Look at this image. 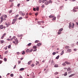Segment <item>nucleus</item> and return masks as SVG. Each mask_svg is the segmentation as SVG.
<instances>
[{
    "mask_svg": "<svg viewBox=\"0 0 78 78\" xmlns=\"http://www.w3.org/2000/svg\"><path fill=\"white\" fill-rule=\"evenodd\" d=\"M12 12V10H10V11H9V13H11V12Z\"/></svg>",
    "mask_w": 78,
    "mask_h": 78,
    "instance_id": "obj_48",
    "label": "nucleus"
},
{
    "mask_svg": "<svg viewBox=\"0 0 78 78\" xmlns=\"http://www.w3.org/2000/svg\"><path fill=\"white\" fill-rule=\"evenodd\" d=\"M54 62V61H53V60H52L51 63V64H53Z\"/></svg>",
    "mask_w": 78,
    "mask_h": 78,
    "instance_id": "obj_37",
    "label": "nucleus"
},
{
    "mask_svg": "<svg viewBox=\"0 0 78 78\" xmlns=\"http://www.w3.org/2000/svg\"><path fill=\"white\" fill-rule=\"evenodd\" d=\"M7 25H8V26L11 25V23H7Z\"/></svg>",
    "mask_w": 78,
    "mask_h": 78,
    "instance_id": "obj_30",
    "label": "nucleus"
},
{
    "mask_svg": "<svg viewBox=\"0 0 78 78\" xmlns=\"http://www.w3.org/2000/svg\"><path fill=\"white\" fill-rule=\"evenodd\" d=\"M19 20H22V17H20L18 18Z\"/></svg>",
    "mask_w": 78,
    "mask_h": 78,
    "instance_id": "obj_36",
    "label": "nucleus"
},
{
    "mask_svg": "<svg viewBox=\"0 0 78 78\" xmlns=\"http://www.w3.org/2000/svg\"><path fill=\"white\" fill-rule=\"evenodd\" d=\"M45 4L46 5H48V2L47 1H46L45 2Z\"/></svg>",
    "mask_w": 78,
    "mask_h": 78,
    "instance_id": "obj_14",
    "label": "nucleus"
},
{
    "mask_svg": "<svg viewBox=\"0 0 78 78\" xmlns=\"http://www.w3.org/2000/svg\"><path fill=\"white\" fill-rule=\"evenodd\" d=\"M8 53V51H7L5 52V55H6V54H7V53Z\"/></svg>",
    "mask_w": 78,
    "mask_h": 78,
    "instance_id": "obj_40",
    "label": "nucleus"
},
{
    "mask_svg": "<svg viewBox=\"0 0 78 78\" xmlns=\"http://www.w3.org/2000/svg\"><path fill=\"white\" fill-rule=\"evenodd\" d=\"M67 71H70V70H71V68H70V67H69L67 68Z\"/></svg>",
    "mask_w": 78,
    "mask_h": 78,
    "instance_id": "obj_13",
    "label": "nucleus"
},
{
    "mask_svg": "<svg viewBox=\"0 0 78 78\" xmlns=\"http://www.w3.org/2000/svg\"><path fill=\"white\" fill-rule=\"evenodd\" d=\"M34 64H32L31 65V66H32V67H34Z\"/></svg>",
    "mask_w": 78,
    "mask_h": 78,
    "instance_id": "obj_58",
    "label": "nucleus"
},
{
    "mask_svg": "<svg viewBox=\"0 0 78 78\" xmlns=\"http://www.w3.org/2000/svg\"><path fill=\"white\" fill-rule=\"evenodd\" d=\"M54 74L55 75H58V72H56L54 73Z\"/></svg>",
    "mask_w": 78,
    "mask_h": 78,
    "instance_id": "obj_34",
    "label": "nucleus"
},
{
    "mask_svg": "<svg viewBox=\"0 0 78 78\" xmlns=\"http://www.w3.org/2000/svg\"><path fill=\"white\" fill-rule=\"evenodd\" d=\"M3 38H4V37H3V36H2L1 38V39H3Z\"/></svg>",
    "mask_w": 78,
    "mask_h": 78,
    "instance_id": "obj_53",
    "label": "nucleus"
},
{
    "mask_svg": "<svg viewBox=\"0 0 78 78\" xmlns=\"http://www.w3.org/2000/svg\"><path fill=\"white\" fill-rule=\"evenodd\" d=\"M56 53L55 52H54L52 53V55H56Z\"/></svg>",
    "mask_w": 78,
    "mask_h": 78,
    "instance_id": "obj_45",
    "label": "nucleus"
},
{
    "mask_svg": "<svg viewBox=\"0 0 78 78\" xmlns=\"http://www.w3.org/2000/svg\"><path fill=\"white\" fill-rule=\"evenodd\" d=\"M42 45V43H38L37 44V46H38L39 47V46H41V45Z\"/></svg>",
    "mask_w": 78,
    "mask_h": 78,
    "instance_id": "obj_8",
    "label": "nucleus"
},
{
    "mask_svg": "<svg viewBox=\"0 0 78 78\" xmlns=\"http://www.w3.org/2000/svg\"><path fill=\"white\" fill-rule=\"evenodd\" d=\"M16 54H17V55H19L20 54V52H17Z\"/></svg>",
    "mask_w": 78,
    "mask_h": 78,
    "instance_id": "obj_55",
    "label": "nucleus"
},
{
    "mask_svg": "<svg viewBox=\"0 0 78 78\" xmlns=\"http://www.w3.org/2000/svg\"><path fill=\"white\" fill-rule=\"evenodd\" d=\"M64 54V50H63L61 53V55H62Z\"/></svg>",
    "mask_w": 78,
    "mask_h": 78,
    "instance_id": "obj_18",
    "label": "nucleus"
},
{
    "mask_svg": "<svg viewBox=\"0 0 78 78\" xmlns=\"http://www.w3.org/2000/svg\"><path fill=\"white\" fill-rule=\"evenodd\" d=\"M22 16H25V13H22Z\"/></svg>",
    "mask_w": 78,
    "mask_h": 78,
    "instance_id": "obj_54",
    "label": "nucleus"
},
{
    "mask_svg": "<svg viewBox=\"0 0 78 78\" xmlns=\"http://www.w3.org/2000/svg\"><path fill=\"white\" fill-rule=\"evenodd\" d=\"M62 30H63V28H62L59 30V32L60 31L61 32V31H62Z\"/></svg>",
    "mask_w": 78,
    "mask_h": 78,
    "instance_id": "obj_17",
    "label": "nucleus"
},
{
    "mask_svg": "<svg viewBox=\"0 0 78 78\" xmlns=\"http://www.w3.org/2000/svg\"><path fill=\"white\" fill-rule=\"evenodd\" d=\"M60 8H61V9H62V8H63V6H61Z\"/></svg>",
    "mask_w": 78,
    "mask_h": 78,
    "instance_id": "obj_63",
    "label": "nucleus"
},
{
    "mask_svg": "<svg viewBox=\"0 0 78 78\" xmlns=\"http://www.w3.org/2000/svg\"><path fill=\"white\" fill-rule=\"evenodd\" d=\"M3 20H6V19L4 18V15H2L1 17V21L0 23H2Z\"/></svg>",
    "mask_w": 78,
    "mask_h": 78,
    "instance_id": "obj_2",
    "label": "nucleus"
},
{
    "mask_svg": "<svg viewBox=\"0 0 78 78\" xmlns=\"http://www.w3.org/2000/svg\"><path fill=\"white\" fill-rule=\"evenodd\" d=\"M67 72H66L65 74H64V76H67Z\"/></svg>",
    "mask_w": 78,
    "mask_h": 78,
    "instance_id": "obj_22",
    "label": "nucleus"
},
{
    "mask_svg": "<svg viewBox=\"0 0 78 78\" xmlns=\"http://www.w3.org/2000/svg\"><path fill=\"white\" fill-rule=\"evenodd\" d=\"M22 55H25V51H22Z\"/></svg>",
    "mask_w": 78,
    "mask_h": 78,
    "instance_id": "obj_23",
    "label": "nucleus"
},
{
    "mask_svg": "<svg viewBox=\"0 0 78 78\" xmlns=\"http://www.w3.org/2000/svg\"><path fill=\"white\" fill-rule=\"evenodd\" d=\"M33 48H34V49H35L36 48H37V47L36 46H33Z\"/></svg>",
    "mask_w": 78,
    "mask_h": 78,
    "instance_id": "obj_25",
    "label": "nucleus"
},
{
    "mask_svg": "<svg viewBox=\"0 0 78 78\" xmlns=\"http://www.w3.org/2000/svg\"><path fill=\"white\" fill-rule=\"evenodd\" d=\"M33 51V49H31L30 50V49H27L26 50L27 53H30V52H31Z\"/></svg>",
    "mask_w": 78,
    "mask_h": 78,
    "instance_id": "obj_3",
    "label": "nucleus"
},
{
    "mask_svg": "<svg viewBox=\"0 0 78 78\" xmlns=\"http://www.w3.org/2000/svg\"><path fill=\"white\" fill-rule=\"evenodd\" d=\"M69 27L70 29V28H71V27L72 28H74V25H75V24H74V23H69Z\"/></svg>",
    "mask_w": 78,
    "mask_h": 78,
    "instance_id": "obj_1",
    "label": "nucleus"
},
{
    "mask_svg": "<svg viewBox=\"0 0 78 78\" xmlns=\"http://www.w3.org/2000/svg\"><path fill=\"white\" fill-rule=\"evenodd\" d=\"M19 6H20V4H18L17 5V6H18V7H19Z\"/></svg>",
    "mask_w": 78,
    "mask_h": 78,
    "instance_id": "obj_62",
    "label": "nucleus"
},
{
    "mask_svg": "<svg viewBox=\"0 0 78 78\" xmlns=\"http://www.w3.org/2000/svg\"><path fill=\"white\" fill-rule=\"evenodd\" d=\"M65 63H66V64L67 65H70V62H69L67 61L65 62Z\"/></svg>",
    "mask_w": 78,
    "mask_h": 78,
    "instance_id": "obj_7",
    "label": "nucleus"
},
{
    "mask_svg": "<svg viewBox=\"0 0 78 78\" xmlns=\"http://www.w3.org/2000/svg\"><path fill=\"white\" fill-rule=\"evenodd\" d=\"M17 21V19H14L13 20V21L12 23V24H14L15 23V22H16Z\"/></svg>",
    "mask_w": 78,
    "mask_h": 78,
    "instance_id": "obj_5",
    "label": "nucleus"
},
{
    "mask_svg": "<svg viewBox=\"0 0 78 78\" xmlns=\"http://www.w3.org/2000/svg\"><path fill=\"white\" fill-rule=\"evenodd\" d=\"M58 65H57V64H55V67H58Z\"/></svg>",
    "mask_w": 78,
    "mask_h": 78,
    "instance_id": "obj_24",
    "label": "nucleus"
},
{
    "mask_svg": "<svg viewBox=\"0 0 78 78\" xmlns=\"http://www.w3.org/2000/svg\"><path fill=\"white\" fill-rule=\"evenodd\" d=\"M59 55H58L57 57H56V59H59Z\"/></svg>",
    "mask_w": 78,
    "mask_h": 78,
    "instance_id": "obj_26",
    "label": "nucleus"
},
{
    "mask_svg": "<svg viewBox=\"0 0 78 78\" xmlns=\"http://www.w3.org/2000/svg\"><path fill=\"white\" fill-rule=\"evenodd\" d=\"M28 17V16H25V18H26V19H27Z\"/></svg>",
    "mask_w": 78,
    "mask_h": 78,
    "instance_id": "obj_56",
    "label": "nucleus"
},
{
    "mask_svg": "<svg viewBox=\"0 0 78 78\" xmlns=\"http://www.w3.org/2000/svg\"><path fill=\"white\" fill-rule=\"evenodd\" d=\"M78 9V7H75L74 8L73 10L75 12H76V11H77V10L76 9Z\"/></svg>",
    "mask_w": 78,
    "mask_h": 78,
    "instance_id": "obj_4",
    "label": "nucleus"
},
{
    "mask_svg": "<svg viewBox=\"0 0 78 78\" xmlns=\"http://www.w3.org/2000/svg\"><path fill=\"white\" fill-rule=\"evenodd\" d=\"M45 2V0H43L42 1V3H44Z\"/></svg>",
    "mask_w": 78,
    "mask_h": 78,
    "instance_id": "obj_60",
    "label": "nucleus"
},
{
    "mask_svg": "<svg viewBox=\"0 0 78 78\" xmlns=\"http://www.w3.org/2000/svg\"><path fill=\"white\" fill-rule=\"evenodd\" d=\"M33 10H34V11H36L37 10H36V8H34Z\"/></svg>",
    "mask_w": 78,
    "mask_h": 78,
    "instance_id": "obj_46",
    "label": "nucleus"
},
{
    "mask_svg": "<svg viewBox=\"0 0 78 78\" xmlns=\"http://www.w3.org/2000/svg\"><path fill=\"white\" fill-rule=\"evenodd\" d=\"M41 7H42V8H43L45 7V5H43L41 6Z\"/></svg>",
    "mask_w": 78,
    "mask_h": 78,
    "instance_id": "obj_41",
    "label": "nucleus"
},
{
    "mask_svg": "<svg viewBox=\"0 0 78 78\" xmlns=\"http://www.w3.org/2000/svg\"><path fill=\"white\" fill-rule=\"evenodd\" d=\"M61 32L59 31L58 32V34H61Z\"/></svg>",
    "mask_w": 78,
    "mask_h": 78,
    "instance_id": "obj_47",
    "label": "nucleus"
},
{
    "mask_svg": "<svg viewBox=\"0 0 78 78\" xmlns=\"http://www.w3.org/2000/svg\"><path fill=\"white\" fill-rule=\"evenodd\" d=\"M48 2L49 3H52V2L51 1H49Z\"/></svg>",
    "mask_w": 78,
    "mask_h": 78,
    "instance_id": "obj_38",
    "label": "nucleus"
},
{
    "mask_svg": "<svg viewBox=\"0 0 78 78\" xmlns=\"http://www.w3.org/2000/svg\"><path fill=\"white\" fill-rule=\"evenodd\" d=\"M23 70H24V69L23 68H21L20 69V71H23Z\"/></svg>",
    "mask_w": 78,
    "mask_h": 78,
    "instance_id": "obj_28",
    "label": "nucleus"
},
{
    "mask_svg": "<svg viewBox=\"0 0 78 78\" xmlns=\"http://www.w3.org/2000/svg\"><path fill=\"white\" fill-rule=\"evenodd\" d=\"M74 51H77V49L75 48L74 49Z\"/></svg>",
    "mask_w": 78,
    "mask_h": 78,
    "instance_id": "obj_52",
    "label": "nucleus"
},
{
    "mask_svg": "<svg viewBox=\"0 0 78 78\" xmlns=\"http://www.w3.org/2000/svg\"><path fill=\"white\" fill-rule=\"evenodd\" d=\"M54 18L52 19V20H56V17H54Z\"/></svg>",
    "mask_w": 78,
    "mask_h": 78,
    "instance_id": "obj_21",
    "label": "nucleus"
},
{
    "mask_svg": "<svg viewBox=\"0 0 78 78\" xmlns=\"http://www.w3.org/2000/svg\"><path fill=\"white\" fill-rule=\"evenodd\" d=\"M6 33H4L2 35V36L3 37H4L5 36V35H6Z\"/></svg>",
    "mask_w": 78,
    "mask_h": 78,
    "instance_id": "obj_42",
    "label": "nucleus"
},
{
    "mask_svg": "<svg viewBox=\"0 0 78 78\" xmlns=\"http://www.w3.org/2000/svg\"><path fill=\"white\" fill-rule=\"evenodd\" d=\"M67 51H68V52H71L72 51V49H69L67 50Z\"/></svg>",
    "mask_w": 78,
    "mask_h": 78,
    "instance_id": "obj_9",
    "label": "nucleus"
},
{
    "mask_svg": "<svg viewBox=\"0 0 78 78\" xmlns=\"http://www.w3.org/2000/svg\"><path fill=\"white\" fill-rule=\"evenodd\" d=\"M75 75V74H72L70 75L69 76V77H72V76H74V75Z\"/></svg>",
    "mask_w": 78,
    "mask_h": 78,
    "instance_id": "obj_10",
    "label": "nucleus"
},
{
    "mask_svg": "<svg viewBox=\"0 0 78 78\" xmlns=\"http://www.w3.org/2000/svg\"><path fill=\"white\" fill-rule=\"evenodd\" d=\"M39 40H36L35 42L34 43H39Z\"/></svg>",
    "mask_w": 78,
    "mask_h": 78,
    "instance_id": "obj_20",
    "label": "nucleus"
},
{
    "mask_svg": "<svg viewBox=\"0 0 78 78\" xmlns=\"http://www.w3.org/2000/svg\"><path fill=\"white\" fill-rule=\"evenodd\" d=\"M10 76L12 77L14 76V74H11L10 75Z\"/></svg>",
    "mask_w": 78,
    "mask_h": 78,
    "instance_id": "obj_33",
    "label": "nucleus"
},
{
    "mask_svg": "<svg viewBox=\"0 0 78 78\" xmlns=\"http://www.w3.org/2000/svg\"><path fill=\"white\" fill-rule=\"evenodd\" d=\"M19 15H16V16H15V18H17V17H19Z\"/></svg>",
    "mask_w": 78,
    "mask_h": 78,
    "instance_id": "obj_43",
    "label": "nucleus"
},
{
    "mask_svg": "<svg viewBox=\"0 0 78 78\" xmlns=\"http://www.w3.org/2000/svg\"><path fill=\"white\" fill-rule=\"evenodd\" d=\"M31 63V62H28V65H30V64Z\"/></svg>",
    "mask_w": 78,
    "mask_h": 78,
    "instance_id": "obj_59",
    "label": "nucleus"
},
{
    "mask_svg": "<svg viewBox=\"0 0 78 78\" xmlns=\"http://www.w3.org/2000/svg\"><path fill=\"white\" fill-rule=\"evenodd\" d=\"M20 78H23V77H22V76L20 75Z\"/></svg>",
    "mask_w": 78,
    "mask_h": 78,
    "instance_id": "obj_57",
    "label": "nucleus"
},
{
    "mask_svg": "<svg viewBox=\"0 0 78 78\" xmlns=\"http://www.w3.org/2000/svg\"><path fill=\"white\" fill-rule=\"evenodd\" d=\"M70 48V47L68 46H66L65 47V48H66V49H69Z\"/></svg>",
    "mask_w": 78,
    "mask_h": 78,
    "instance_id": "obj_16",
    "label": "nucleus"
},
{
    "mask_svg": "<svg viewBox=\"0 0 78 78\" xmlns=\"http://www.w3.org/2000/svg\"><path fill=\"white\" fill-rule=\"evenodd\" d=\"M36 9L37 11H39V7H37L36 8Z\"/></svg>",
    "mask_w": 78,
    "mask_h": 78,
    "instance_id": "obj_44",
    "label": "nucleus"
},
{
    "mask_svg": "<svg viewBox=\"0 0 78 78\" xmlns=\"http://www.w3.org/2000/svg\"><path fill=\"white\" fill-rule=\"evenodd\" d=\"M4 61H5V62H6V61H7V59H6V58H4Z\"/></svg>",
    "mask_w": 78,
    "mask_h": 78,
    "instance_id": "obj_39",
    "label": "nucleus"
},
{
    "mask_svg": "<svg viewBox=\"0 0 78 78\" xmlns=\"http://www.w3.org/2000/svg\"><path fill=\"white\" fill-rule=\"evenodd\" d=\"M62 66H66V63H64L62 64Z\"/></svg>",
    "mask_w": 78,
    "mask_h": 78,
    "instance_id": "obj_19",
    "label": "nucleus"
},
{
    "mask_svg": "<svg viewBox=\"0 0 78 78\" xmlns=\"http://www.w3.org/2000/svg\"><path fill=\"white\" fill-rule=\"evenodd\" d=\"M54 17V16L53 15H50L49 16V18H53Z\"/></svg>",
    "mask_w": 78,
    "mask_h": 78,
    "instance_id": "obj_15",
    "label": "nucleus"
},
{
    "mask_svg": "<svg viewBox=\"0 0 78 78\" xmlns=\"http://www.w3.org/2000/svg\"><path fill=\"white\" fill-rule=\"evenodd\" d=\"M11 45L10 44L8 46V48H11Z\"/></svg>",
    "mask_w": 78,
    "mask_h": 78,
    "instance_id": "obj_32",
    "label": "nucleus"
},
{
    "mask_svg": "<svg viewBox=\"0 0 78 78\" xmlns=\"http://www.w3.org/2000/svg\"><path fill=\"white\" fill-rule=\"evenodd\" d=\"M3 25H0V28L1 29H3Z\"/></svg>",
    "mask_w": 78,
    "mask_h": 78,
    "instance_id": "obj_11",
    "label": "nucleus"
},
{
    "mask_svg": "<svg viewBox=\"0 0 78 78\" xmlns=\"http://www.w3.org/2000/svg\"><path fill=\"white\" fill-rule=\"evenodd\" d=\"M4 17L5 19H6L5 18H7V15H5V16H4Z\"/></svg>",
    "mask_w": 78,
    "mask_h": 78,
    "instance_id": "obj_31",
    "label": "nucleus"
},
{
    "mask_svg": "<svg viewBox=\"0 0 78 78\" xmlns=\"http://www.w3.org/2000/svg\"><path fill=\"white\" fill-rule=\"evenodd\" d=\"M20 62H21V61H18V64H20Z\"/></svg>",
    "mask_w": 78,
    "mask_h": 78,
    "instance_id": "obj_64",
    "label": "nucleus"
},
{
    "mask_svg": "<svg viewBox=\"0 0 78 78\" xmlns=\"http://www.w3.org/2000/svg\"><path fill=\"white\" fill-rule=\"evenodd\" d=\"M38 24L39 25H41V21H39L38 22Z\"/></svg>",
    "mask_w": 78,
    "mask_h": 78,
    "instance_id": "obj_29",
    "label": "nucleus"
},
{
    "mask_svg": "<svg viewBox=\"0 0 78 78\" xmlns=\"http://www.w3.org/2000/svg\"><path fill=\"white\" fill-rule=\"evenodd\" d=\"M13 3H12L11 5L10 6V8H12L13 6Z\"/></svg>",
    "mask_w": 78,
    "mask_h": 78,
    "instance_id": "obj_27",
    "label": "nucleus"
},
{
    "mask_svg": "<svg viewBox=\"0 0 78 78\" xmlns=\"http://www.w3.org/2000/svg\"><path fill=\"white\" fill-rule=\"evenodd\" d=\"M31 45V43H29L28 44V46H30Z\"/></svg>",
    "mask_w": 78,
    "mask_h": 78,
    "instance_id": "obj_50",
    "label": "nucleus"
},
{
    "mask_svg": "<svg viewBox=\"0 0 78 78\" xmlns=\"http://www.w3.org/2000/svg\"><path fill=\"white\" fill-rule=\"evenodd\" d=\"M16 36H13V39H15V38H16Z\"/></svg>",
    "mask_w": 78,
    "mask_h": 78,
    "instance_id": "obj_61",
    "label": "nucleus"
},
{
    "mask_svg": "<svg viewBox=\"0 0 78 78\" xmlns=\"http://www.w3.org/2000/svg\"><path fill=\"white\" fill-rule=\"evenodd\" d=\"M23 13V12H21V11H20L19 12L20 14H22V13Z\"/></svg>",
    "mask_w": 78,
    "mask_h": 78,
    "instance_id": "obj_49",
    "label": "nucleus"
},
{
    "mask_svg": "<svg viewBox=\"0 0 78 78\" xmlns=\"http://www.w3.org/2000/svg\"><path fill=\"white\" fill-rule=\"evenodd\" d=\"M38 2L40 3H42V0H39Z\"/></svg>",
    "mask_w": 78,
    "mask_h": 78,
    "instance_id": "obj_35",
    "label": "nucleus"
},
{
    "mask_svg": "<svg viewBox=\"0 0 78 78\" xmlns=\"http://www.w3.org/2000/svg\"><path fill=\"white\" fill-rule=\"evenodd\" d=\"M1 42V44H3V43H4L5 42V41H4V40H1L0 41Z\"/></svg>",
    "mask_w": 78,
    "mask_h": 78,
    "instance_id": "obj_12",
    "label": "nucleus"
},
{
    "mask_svg": "<svg viewBox=\"0 0 78 78\" xmlns=\"http://www.w3.org/2000/svg\"><path fill=\"white\" fill-rule=\"evenodd\" d=\"M15 42L16 41V43L15 44V45H17L18 44V43H19V40L17 39V38H16L15 39Z\"/></svg>",
    "mask_w": 78,
    "mask_h": 78,
    "instance_id": "obj_6",
    "label": "nucleus"
},
{
    "mask_svg": "<svg viewBox=\"0 0 78 78\" xmlns=\"http://www.w3.org/2000/svg\"><path fill=\"white\" fill-rule=\"evenodd\" d=\"M14 0H9V2H13Z\"/></svg>",
    "mask_w": 78,
    "mask_h": 78,
    "instance_id": "obj_51",
    "label": "nucleus"
}]
</instances>
